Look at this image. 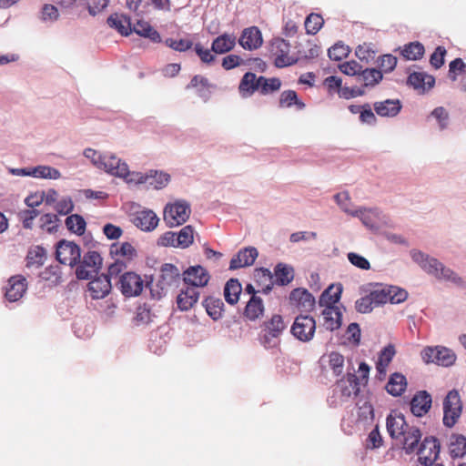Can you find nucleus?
Instances as JSON below:
<instances>
[{
	"label": "nucleus",
	"instance_id": "c9c22d12",
	"mask_svg": "<svg viewBox=\"0 0 466 466\" xmlns=\"http://www.w3.org/2000/svg\"><path fill=\"white\" fill-rule=\"evenodd\" d=\"M170 181L169 174L164 171L149 170L147 172V188L162 189L167 186Z\"/></svg>",
	"mask_w": 466,
	"mask_h": 466
},
{
	"label": "nucleus",
	"instance_id": "1a4fd4ad",
	"mask_svg": "<svg viewBox=\"0 0 466 466\" xmlns=\"http://www.w3.org/2000/svg\"><path fill=\"white\" fill-rule=\"evenodd\" d=\"M56 257L61 264L75 267L80 261L81 250L75 242L62 239L56 245Z\"/></svg>",
	"mask_w": 466,
	"mask_h": 466
},
{
	"label": "nucleus",
	"instance_id": "ddd939ff",
	"mask_svg": "<svg viewBox=\"0 0 466 466\" xmlns=\"http://www.w3.org/2000/svg\"><path fill=\"white\" fill-rule=\"evenodd\" d=\"M210 275L208 270L200 265L191 266L183 273L184 284L187 287L198 288L205 287L208 285Z\"/></svg>",
	"mask_w": 466,
	"mask_h": 466
},
{
	"label": "nucleus",
	"instance_id": "f257e3e1",
	"mask_svg": "<svg viewBox=\"0 0 466 466\" xmlns=\"http://www.w3.org/2000/svg\"><path fill=\"white\" fill-rule=\"evenodd\" d=\"M410 255L411 259L428 275L433 276L438 280L451 282L459 289H466V280L437 258L418 249H411Z\"/></svg>",
	"mask_w": 466,
	"mask_h": 466
},
{
	"label": "nucleus",
	"instance_id": "6ab92c4d",
	"mask_svg": "<svg viewBox=\"0 0 466 466\" xmlns=\"http://www.w3.org/2000/svg\"><path fill=\"white\" fill-rule=\"evenodd\" d=\"M258 256V251L254 247H246L238 250L229 262V269L235 270L252 266Z\"/></svg>",
	"mask_w": 466,
	"mask_h": 466
},
{
	"label": "nucleus",
	"instance_id": "0eeeda50",
	"mask_svg": "<svg viewBox=\"0 0 466 466\" xmlns=\"http://www.w3.org/2000/svg\"><path fill=\"white\" fill-rule=\"evenodd\" d=\"M102 262L103 258L97 251H87L76 265V278L78 279H89L93 276H96L102 268Z\"/></svg>",
	"mask_w": 466,
	"mask_h": 466
},
{
	"label": "nucleus",
	"instance_id": "c03bdc74",
	"mask_svg": "<svg viewBox=\"0 0 466 466\" xmlns=\"http://www.w3.org/2000/svg\"><path fill=\"white\" fill-rule=\"evenodd\" d=\"M449 450L452 458H462L466 454V437L461 434H451Z\"/></svg>",
	"mask_w": 466,
	"mask_h": 466
},
{
	"label": "nucleus",
	"instance_id": "a878e982",
	"mask_svg": "<svg viewBox=\"0 0 466 466\" xmlns=\"http://www.w3.org/2000/svg\"><path fill=\"white\" fill-rule=\"evenodd\" d=\"M289 299L303 311L310 310L315 305V298L305 289H295L290 292Z\"/></svg>",
	"mask_w": 466,
	"mask_h": 466
},
{
	"label": "nucleus",
	"instance_id": "aec40b11",
	"mask_svg": "<svg viewBox=\"0 0 466 466\" xmlns=\"http://www.w3.org/2000/svg\"><path fill=\"white\" fill-rule=\"evenodd\" d=\"M410 404L411 413L416 417H422L431 408V395L427 390H419L413 395Z\"/></svg>",
	"mask_w": 466,
	"mask_h": 466
},
{
	"label": "nucleus",
	"instance_id": "412c9836",
	"mask_svg": "<svg viewBox=\"0 0 466 466\" xmlns=\"http://www.w3.org/2000/svg\"><path fill=\"white\" fill-rule=\"evenodd\" d=\"M409 427L402 413L392 411L387 416L386 428L391 439L398 440L400 438Z\"/></svg>",
	"mask_w": 466,
	"mask_h": 466
},
{
	"label": "nucleus",
	"instance_id": "9b49d317",
	"mask_svg": "<svg viewBox=\"0 0 466 466\" xmlns=\"http://www.w3.org/2000/svg\"><path fill=\"white\" fill-rule=\"evenodd\" d=\"M440 449L441 445L437 438L426 437L416 451L420 463L423 466H431L439 456Z\"/></svg>",
	"mask_w": 466,
	"mask_h": 466
},
{
	"label": "nucleus",
	"instance_id": "5701e85b",
	"mask_svg": "<svg viewBox=\"0 0 466 466\" xmlns=\"http://www.w3.org/2000/svg\"><path fill=\"white\" fill-rule=\"evenodd\" d=\"M262 43V34L257 26L245 28L238 38V44L244 49L250 51L259 48Z\"/></svg>",
	"mask_w": 466,
	"mask_h": 466
},
{
	"label": "nucleus",
	"instance_id": "052dcab7",
	"mask_svg": "<svg viewBox=\"0 0 466 466\" xmlns=\"http://www.w3.org/2000/svg\"><path fill=\"white\" fill-rule=\"evenodd\" d=\"M165 45L175 51L185 52L193 46V42L190 39H175L169 37L165 40Z\"/></svg>",
	"mask_w": 466,
	"mask_h": 466
},
{
	"label": "nucleus",
	"instance_id": "603ef678",
	"mask_svg": "<svg viewBox=\"0 0 466 466\" xmlns=\"http://www.w3.org/2000/svg\"><path fill=\"white\" fill-rule=\"evenodd\" d=\"M31 177L38 178L58 179L61 177V173L58 169L52 167L38 166L31 168Z\"/></svg>",
	"mask_w": 466,
	"mask_h": 466
},
{
	"label": "nucleus",
	"instance_id": "79ce46f5",
	"mask_svg": "<svg viewBox=\"0 0 466 466\" xmlns=\"http://www.w3.org/2000/svg\"><path fill=\"white\" fill-rule=\"evenodd\" d=\"M258 77L254 73L247 72L240 80L238 90L243 97L250 96L258 91Z\"/></svg>",
	"mask_w": 466,
	"mask_h": 466
},
{
	"label": "nucleus",
	"instance_id": "13d9d810",
	"mask_svg": "<svg viewBox=\"0 0 466 466\" xmlns=\"http://www.w3.org/2000/svg\"><path fill=\"white\" fill-rule=\"evenodd\" d=\"M60 219L57 215L46 213L41 216L40 222L41 228H46L48 233H54L57 231L58 222Z\"/></svg>",
	"mask_w": 466,
	"mask_h": 466
},
{
	"label": "nucleus",
	"instance_id": "bf43d9fd",
	"mask_svg": "<svg viewBox=\"0 0 466 466\" xmlns=\"http://www.w3.org/2000/svg\"><path fill=\"white\" fill-rule=\"evenodd\" d=\"M329 364L334 375L339 376L343 371L344 357L337 351H332L329 355Z\"/></svg>",
	"mask_w": 466,
	"mask_h": 466
},
{
	"label": "nucleus",
	"instance_id": "a211bd4d",
	"mask_svg": "<svg viewBox=\"0 0 466 466\" xmlns=\"http://www.w3.org/2000/svg\"><path fill=\"white\" fill-rule=\"evenodd\" d=\"M104 157L99 169L117 177H125L128 174V165L116 155L104 154Z\"/></svg>",
	"mask_w": 466,
	"mask_h": 466
},
{
	"label": "nucleus",
	"instance_id": "de8ad7c7",
	"mask_svg": "<svg viewBox=\"0 0 466 466\" xmlns=\"http://www.w3.org/2000/svg\"><path fill=\"white\" fill-rule=\"evenodd\" d=\"M65 224L66 228L78 236H81L85 233L86 223L84 218L78 214H72L68 216Z\"/></svg>",
	"mask_w": 466,
	"mask_h": 466
},
{
	"label": "nucleus",
	"instance_id": "f8f14e48",
	"mask_svg": "<svg viewBox=\"0 0 466 466\" xmlns=\"http://www.w3.org/2000/svg\"><path fill=\"white\" fill-rule=\"evenodd\" d=\"M290 45L282 38H274L270 42V52L276 56L274 65L279 68L294 65L297 59L288 56Z\"/></svg>",
	"mask_w": 466,
	"mask_h": 466
},
{
	"label": "nucleus",
	"instance_id": "8fccbe9b",
	"mask_svg": "<svg viewBox=\"0 0 466 466\" xmlns=\"http://www.w3.org/2000/svg\"><path fill=\"white\" fill-rule=\"evenodd\" d=\"M258 83V90L262 95H268L278 91L281 86V81L277 77L266 78L265 76H259Z\"/></svg>",
	"mask_w": 466,
	"mask_h": 466
},
{
	"label": "nucleus",
	"instance_id": "0e129e2a",
	"mask_svg": "<svg viewBox=\"0 0 466 466\" xmlns=\"http://www.w3.org/2000/svg\"><path fill=\"white\" fill-rule=\"evenodd\" d=\"M362 67L363 66L354 60L344 62L339 66V70L343 74L355 76L356 79L358 78Z\"/></svg>",
	"mask_w": 466,
	"mask_h": 466
},
{
	"label": "nucleus",
	"instance_id": "a19ab883",
	"mask_svg": "<svg viewBox=\"0 0 466 466\" xmlns=\"http://www.w3.org/2000/svg\"><path fill=\"white\" fill-rule=\"evenodd\" d=\"M208 315L213 319L218 320L222 318L224 311V303L219 298L208 297L202 302Z\"/></svg>",
	"mask_w": 466,
	"mask_h": 466
},
{
	"label": "nucleus",
	"instance_id": "2f4dec72",
	"mask_svg": "<svg viewBox=\"0 0 466 466\" xmlns=\"http://www.w3.org/2000/svg\"><path fill=\"white\" fill-rule=\"evenodd\" d=\"M208 79L203 76L196 75L192 77L189 84L186 86L187 89L196 88L198 96L207 102L211 95L210 87H212Z\"/></svg>",
	"mask_w": 466,
	"mask_h": 466
},
{
	"label": "nucleus",
	"instance_id": "2eb2a0df",
	"mask_svg": "<svg viewBox=\"0 0 466 466\" xmlns=\"http://www.w3.org/2000/svg\"><path fill=\"white\" fill-rule=\"evenodd\" d=\"M132 223L145 232L153 231L158 225L159 218L151 209H141L132 214Z\"/></svg>",
	"mask_w": 466,
	"mask_h": 466
},
{
	"label": "nucleus",
	"instance_id": "6e6d98bb",
	"mask_svg": "<svg viewBox=\"0 0 466 466\" xmlns=\"http://www.w3.org/2000/svg\"><path fill=\"white\" fill-rule=\"evenodd\" d=\"M350 47L341 42L336 43L328 50V56L331 60L339 61L348 56Z\"/></svg>",
	"mask_w": 466,
	"mask_h": 466
},
{
	"label": "nucleus",
	"instance_id": "dca6fc26",
	"mask_svg": "<svg viewBox=\"0 0 466 466\" xmlns=\"http://www.w3.org/2000/svg\"><path fill=\"white\" fill-rule=\"evenodd\" d=\"M88 291L93 299H101L106 297L112 289L111 280L109 276L101 274L99 276H93L89 279Z\"/></svg>",
	"mask_w": 466,
	"mask_h": 466
},
{
	"label": "nucleus",
	"instance_id": "4c0bfd02",
	"mask_svg": "<svg viewBox=\"0 0 466 466\" xmlns=\"http://www.w3.org/2000/svg\"><path fill=\"white\" fill-rule=\"evenodd\" d=\"M132 32L137 35L148 38L153 43H160L162 41L159 33L148 22L138 20L133 27Z\"/></svg>",
	"mask_w": 466,
	"mask_h": 466
},
{
	"label": "nucleus",
	"instance_id": "7ed1b4c3",
	"mask_svg": "<svg viewBox=\"0 0 466 466\" xmlns=\"http://www.w3.org/2000/svg\"><path fill=\"white\" fill-rule=\"evenodd\" d=\"M375 306L390 302L400 304L408 298V292L397 286L376 284L375 289L369 293Z\"/></svg>",
	"mask_w": 466,
	"mask_h": 466
},
{
	"label": "nucleus",
	"instance_id": "c85d7f7f",
	"mask_svg": "<svg viewBox=\"0 0 466 466\" xmlns=\"http://www.w3.org/2000/svg\"><path fill=\"white\" fill-rule=\"evenodd\" d=\"M407 385L406 377L402 373L394 372L390 376L385 390L390 395L400 397L405 392Z\"/></svg>",
	"mask_w": 466,
	"mask_h": 466
},
{
	"label": "nucleus",
	"instance_id": "72a5a7b5",
	"mask_svg": "<svg viewBox=\"0 0 466 466\" xmlns=\"http://www.w3.org/2000/svg\"><path fill=\"white\" fill-rule=\"evenodd\" d=\"M106 23L122 35L127 36L132 33L130 18L127 15L112 14L108 16Z\"/></svg>",
	"mask_w": 466,
	"mask_h": 466
},
{
	"label": "nucleus",
	"instance_id": "473e14b6",
	"mask_svg": "<svg viewBox=\"0 0 466 466\" xmlns=\"http://www.w3.org/2000/svg\"><path fill=\"white\" fill-rule=\"evenodd\" d=\"M237 38L234 35L222 34L216 37L211 44V51L216 54H226L236 46Z\"/></svg>",
	"mask_w": 466,
	"mask_h": 466
},
{
	"label": "nucleus",
	"instance_id": "338daca9",
	"mask_svg": "<svg viewBox=\"0 0 466 466\" xmlns=\"http://www.w3.org/2000/svg\"><path fill=\"white\" fill-rule=\"evenodd\" d=\"M376 307L370 294L356 300L355 309L358 312L366 314L372 311Z\"/></svg>",
	"mask_w": 466,
	"mask_h": 466
},
{
	"label": "nucleus",
	"instance_id": "e433bc0d",
	"mask_svg": "<svg viewBox=\"0 0 466 466\" xmlns=\"http://www.w3.org/2000/svg\"><path fill=\"white\" fill-rule=\"evenodd\" d=\"M383 78V74L376 68H365L361 69L357 82L362 83L361 87H373L378 85Z\"/></svg>",
	"mask_w": 466,
	"mask_h": 466
},
{
	"label": "nucleus",
	"instance_id": "393cba45",
	"mask_svg": "<svg viewBox=\"0 0 466 466\" xmlns=\"http://www.w3.org/2000/svg\"><path fill=\"white\" fill-rule=\"evenodd\" d=\"M407 84L414 89L424 93L434 86L435 78L425 72H412L408 76Z\"/></svg>",
	"mask_w": 466,
	"mask_h": 466
},
{
	"label": "nucleus",
	"instance_id": "37998d69",
	"mask_svg": "<svg viewBox=\"0 0 466 466\" xmlns=\"http://www.w3.org/2000/svg\"><path fill=\"white\" fill-rule=\"evenodd\" d=\"M276 283L279 286L289 284L294 278V269L291 266L285 263H279L274 268Z\"/></svg>",
	"mask_w": 466,
	"mask_h": 466
},
{
	"label": "nucleus",
	"instance_id": "58836bf2",
	"mask_svg": "<svg viewBox=\"0 0 466 466\" xmlns=\"http://www.w3.org/2000/svg\"><path fill=\"white\" fill-rule=\"evenodd\" d=\"M264 312V304L260 297L251 296L244 309V316L248 320L254 321L260 318Z\"/></svg>",
	"mask_w": 466,
	"mask_h": 466
},
{
	"label": "nucleus",
	"instance_id": "69168bd1",
	"mask_svg": "<svg viewBox=\"0 0 466 466\" xmlns=\"http://www.w3.org/2000/svg\"><path fill=\"white\" fill-rule=\"evenodd\" d=\"M153 317H155V315L144 305L137 308L134 320L137 325H144L150 323L153 320Z\"/></svg>",
	"mask_w": 466,
	"mask_h": 466
},
{
	"label": "nucleus",
	"instance_id": "b1692460",
	"mask_svg": "<svg viewBox=\"0 0 466 466\" xmlns=\"http://www.w3.org/2000/svg\"><path fill=\"white\" fill-rule=\"evenodd\" d=\"M27 288L26 279L21 275L11 277L8 280V288L5 298L11 302L17 301L25 294Z\"/></svg>",
	"mask_w": 466,
	"mask_h": 466
},
{
	"label": "nucleus",
	"instance_id": "5fc2aeb1",
	"mask_svg": "<svg viewBox=\"0 0 466 466\" xmlns=\"http://www.w3.org/2000/svg\"><path fill=\"white\" fill-rule=\"evenodd\" d=\"M110 253L127 258H132L137 255L135 248L128 242H124L121 245L113 244L110 248Z\"/></svg>",
	"mask_w": 466,
	"mask_h": 466
},
{
	"label": "nucleus",
	"instance_id": "4be33fe9",
	"mask_svg": "<svg viewBox=\"0 0 466 466\" xmlns=\"http://www.w3.org/2000/svg\"><path fill=\"white\" fill-rule=\"evenodd\" d=\"M403 433L404 434L397 441L401 444L406 454H412L417 451L420 447L419 443L421 440V432L419 428L410 426Z\"/></svg>",
	"mask_w": 466,
	"mask_h": 466
},
{
	"label": "nucleus",
	"instance_id": "a18cd8bd",
	"mask_svg": "<svg viewBox=\"0 0 466 466\" xmlns=\"http://www.w3.org/2000/svg\"><path fill=\"white\" fill-rule=\"evenodd\" d=\"M425 53L424 46L420 42H410L405 45L401 50V55L407 60H420Z\"/></svg>",
	"mask_w": 466,
	"mask_h": 466
},
{
	"label": "nucleus",
	"instance_id": "9d476101",
	"mask_svg": "<svg viewBox=\"0 0 466 466\" xmlns=\"http://www.w3.org/2000/svg\"><path fill=\"white\" fill-rule=\"evenodd\" d=\"M315 330L316 321L313 317L299 315L295 319L290 332L299 340L308 342L312 339Z\"/></svg>",
	"mask_w": 466,
	"mask_h": 466
},
{
	"label": "nucleus",
	"instance_id": "49530a36",
	"mask_svg": "<svg viewBox=\"0 0 466 466\" xmlns=\"http://www.w3.org/2000/svg\"><path fill=\"white\" fill-rule=\"evenodd\" d=\"M46 258V250L40 246H35L29 249L26 256V267L36 266L37 268L44 265Z\"/></svg>",
	"mask_w": 466,
	"mask_h": 466
},
{
	"label": "nucleus",
	"instance_id": "e2e57ef3",
	"mask_svg": "<svg viewBox=\"0 0 466 466\" xmlns=\"http://www.w3.org/2000/svg\"><path fill=\"white\" fill-rule=\"evenodd\" d=\"M254 278L258 282H261V281H268L269 282L265 288H263L264 293L267 294L271 290V289H272V287H271L272 281L271 280H272L273 275L269 269L265 268H256L254 271Z\"/></svg>",
	"mask_w": 466,
	"mask_h": 466
},
{
	"label": "nucleus",
	"instance_id": "864d4df0",
	"mask_svg": "<svg viewBox=\"0 0 466 466\" xmlns=\"http://www.w3.org/2000/svg\"><path fill=\"white\" fill-rule=\"evenodd\" d=\"M324 20L321 15L318 14H310L305 20V29L307 34L315 35L322 27Z\"/></svg>",
	"mask_w": 466,
	"mask_h": 466
},
{
	"label": "nucleus",
	"instance_id": "4468645a",
	"mask_svg": "<svg viewBox=\"0 0 466 466\" xmlns=\"http://www.w3.org/2000/svg\"><path fill=\"white\" fill-rule=\"evenodd\" d=\"M120 289L126 297L138 296L144 287V281L139 275L135 272H127L120 277Z\"/></svg>",
	"mask_w": 466,
	"mask_h": 466
},
{
	"label": "nucleus",
	"instance_id": "7c9ffc66",
	"mask_svg": "<svg viewBox=\"0 0 466 466\" xmlns=\"http://www.w3.org/2000/svg\"><path fill=\"white\" fill-rule=\"evenodd\" d=\"M343 290L342 284L334 283L329 285L321 294L319 303L324 307H336L335 304L340 299Z\"/></svg>",
	"mask_w": 466,
	"mask_h": 466
},
{
	"label": "nucleus",
	"instance_id": "f3484780",
	"mask_svg": "<svg viewBox=\"0 0 466 466\" xmlns=\"http://www.w3.org/2000/svg\"><path fill=\"white\" fill-rule=\"evenodd\" d=\"M352 217L359 218L363 225L370 229H378L384 218V216L378 208H360L355 209Z\"/></svg>",
	"mask_w": 466,
	"mask_h": 466
},
{
	"label": "nucleus",
	"instance_id": "c756f323",
	"mask_svg": "<svg viewBox=\"0 0 466 466\" xmlns=\"http://www.w3.org/2000/svg\"><path fill=\"white\" fill-rule=\"evenodd\" d=\"M338 387L342 397L350 398L352 394L357 396L360 392V379L354 372H348L346 380L341 379L338 381Z\"/></svg>",
	"mask_w": 466,
	"mask_h": 466
},
{
	"label": "nucleus",
	"instance_id": "4d7b16f0",
	"mask_svg": "<svg viewBox=\"0 0 466 466\" xmlns=\"http://www.w3.org/2000/svg\"><path fill=\"white\" fill-rule=\"evenodd\" d=\"M335 202L339 207V208L345 212L346 214H349L352 216V213H354L355 210L350 208L351 202H350V197L348 191H342L339 193H337L333 197Z\"/></svg>",
	"mask_w": 466,
	"mask_h": 466
},
{
	"label": "nucleus",
	"instance_id": "39448f33",
	"mask_svg": "<svg viewBox=\"0 0 466 466\" xmlns=\"http://www.w3.org/2000/svg\"><path fill=\"white\" fill-rule=\"evenodd\" d=\"M285 328L282 317L279 314L273 315L269 320L265 321L263 324L260 343L266 349L276 348L279 342V338Z\"/></svg>",
	"mask_w": 466,
	"mask_h": 466
},
{
	"label": "nucleus",
	"instance_id": "680f3d73",
	"mask_svg": "<svg viewBox=\"0 0 466 466\" xmlns=\"http://www.w3.org/2000/svg\"><path fill=\"white\" fill-rule=\"evenodd\" d=\"M379 69L381 73H390L394 70L397 66V57L390 55H383L379 57Z\"/></svg>",
	"mask_w": 466,
	"mask_h": 466
},
{
	"label": "nucleus",
	"instance_id": "20e7f679",
	"mask_svg": "<svg viewBox=\"0 0 466 466\" xmlns=\"http://www.w3.org/2000/svg\"><path fill=\"white\" fill-rule=\"evenodd\" d=\"M420 356L425 363L442 367L452 366L457 359L454 351L444 346H427L421 350Z\"/></svg>",
	"mask_w": 466,
	"mask_h": 466
},
{
	"label": "nucleus",
	"instance_id": "ea45409f",
	"mask_svg": "<svg viewBox=\"0 0 466 466\" xmlns=\"http://www.w3.org/2000/svg\"><path fill=\"white\" fill-rule=\"evenodd\" d=\"M242 292V286L238 279H229L224 287V298L225 300L230 304L235 305L239 299V296Z\"/></svg>",
	"mask_w": 466,
	"mask_h": 466
},
{
	"label": "nucleus",
	"instance_id": "f03ea898",
	"mask_svg": "<svg viewBox=\"0 0 466 466\" xmlns=\"http://www.w3.org/2000/svg\"><path fill=\"white\" fill-rule=\"evenodd\" d=\"M180 280L179 269L173 264L166 263L161 267L159 279L156 286L154 287L152 282H147V287L149 288L152 298L159 299L166 295L167 288L177 286Z\"/></svg>",
	"mask_w": 466,
	"mask_h": 466
},
{
	"label": "nucleus",
	"instance_id": "09e8293b",
	"mask_svg": "<svg viewBox=\"0 0 466 466\" xmlns=\"http://www.w3.org/2000/svg\"><path fill=\"white\" fill-rule=\"evenodd\" d=\"M194 240V228L192 226L187 225L182 228L176 233V245L177 248H188Z\"/></svg>",
	"mask_w": 466,
	"mask_h": 466
},
{
	"label": "nucleus",
	"instance_id": "6e6552de",
	"mask_svg": "<svg viewBox=\"0 0 466 466\" xmlns=\"http://www.w3.org/2000/svg\"><path fill=\"white\" fill-rule=\"evenodd\" d=\"M190 211V206L186 201L167 205L164 209V220L171 228L181 225L188 219Z\"/></svg>",
	"mask_w": 466,
	"mask_h": 466
},
{
	"label": "nucleus",
	"instance_id": "3c124183",
	"mask_svg": "<svg viewBox=\"0 0 466 466\" xmlns=\"http://www.w3.org/2000/svg\"><path fill=\"white\" fill-rule=\"evenodd\" d=\"M293 105L299 110L305 107V104L298 98V95L294 90L283 91L279 97V106L281 107H290Z\"/></svg>",
	"mask_w": 466,
	"mask_h": 466
},
{
	"label": "nucleus",
	"instance_id": "423d86ee",
	"mask_svg": "<svg viewBox=\"0 0 466 466\" xmlns=\"http://www.w3.org/2000/svg\"><path fill=\"white\" fill-rule=\"evenodd\" d=\"M443 424L451 428L461 415L462 401L457 390H451L443 400Z\"/></svg>",
	"mask_w": 466,
	"mask_h": 466
},
{
	"label": "nucleus",
	"instance_id": "cd10ccee",
	"mask_svg": "<svg viewBox=\"0 0 466 466\" xmlns=\"http://www.w3.org/2000/svg\"><path fill=\"white\" fill-rule=\"evenodd\" d=\"M375 112L382 117L396 116L401 110L402 105L399 99H386L373 104Z\"/></svg>",
	"mask_w": 466,
	"mask_h": 466
},
{
	"label": "nucleus",
	"instance_id": "bb28decb",
	"mask_svg": "<svg viewBox=\"0 0 466 466\" xmlns=\"http://www.w3.org/2000/svg\"><path fill=\"white\" fill-rule=\"evenodd\" d=\"M199 291L194 287H186L181 289L177 297V304L180 310H189L198 300Z\"/></svg>",
	"mask_w": 466,
	"mask_h": 466
},
{
	"label": "nucleus",
	"instance_id": "f704fd0d",
	"mask_svg": "<svg viewBox=\"0 0 466 466\" xmlns=\"http://www.w3.org/2000/svg\"><path fill=\"white\" fill-rule=\"evenodd\" d=\"M324 326L327 329L333 331L341 326L342 313L338 307H325L322 311Z\"/></svg>",
	"mask_w": 466,
	"mask_h": 466
},
{
	"label": "nucleus",
	"instance_id": "774afa93",
	"mask_svg": "<svg viewBox=\"0 0 466 466\" xmlns=\"http://www.w3.org/2000/svg\"><path fill=\"white\" fill-rule=\"evenodd\" d=\"M74 203L71 197H63L55 206V210L62 216L67 215L74 209Z\"/></svg>",
	"mask_w": 466,
	"mask_h": 466
}]
</instances>
